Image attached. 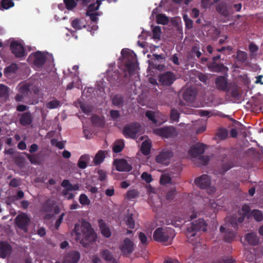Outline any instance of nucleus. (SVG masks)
Listing matches in <instances>:
<instances>
[{
  "instance_id": "f257e3e1",
  "label": "nucleus",
  "mask_w": 263,
  "mask_h": 263,
  "mask_svg": "<svg viewBox=\"0 0 263 263\" xmlns=\"http://www.w3.org/2000/svg\"><path fill=\"white\" fill-rule=\"evenodd\" d=\"M73 232L76 235L77 240L83 246L86 247L89 243L96 241L97 236L91 224L86 220H83L80 223H76Z\"/></svg>"
},
{
  "instance_id": "f03ea898",
  "label": "nucleus",
  "mask_w": 263,
  "mask_h": 263,
  "mask_svg": "<svg viewBox=\"0 0 263 263\" xmlns=\"http://www.w3.org/2000/svg\"><path fill=\"white\" fill-rule=\"evenodd\" d=\"M175 236V231L171 228H158L153 234V238L155 241L159 242H166L165 245H170L172 239Z\"/></svg>"
},
{
  "instance_id": "7ed1b4c3",
  "label": "nucleus",
  "mask_w": 263,
  "mask_h": 263,
  "mask_svg": "<svg viewBox=\"0 0 263 263\" xmlns=\"http://www.w3.org/2000/svg\"><path fill=\"white\" fill-rule=\"evenodd\" d=\"M121 55L125 62V69L129 75L133 74L135 69V58L134 52L128 49H123L121 51Z\"/></svg>"
},
{
  "instance_id": "20e7f679",
  "label": "nucleus",
  "mask_w": 263,
  "mask_h": 263,
  "mask_svg": "<svg viewBox=\"0 0 263 263\" xmlns=\"http://www.w3.org/2000/svg\"><path fill=\"white\" fill-rule=\"evenodd\" d=\"M221 165L219 173L224 174L226 172L233 168L235 165V160L234 156L230 154H221L220 156Z\"/></svg>"
},
{
  "instance_id": "39448f33",
  "label": "nucleus",
  "mask_w": 263,
  "mask_h": 263,
  "mask_svg": "<svg viewBox=\"0 0 263 263\" xmlns=\"http://www.w3.org/2000/svg\"><path fill=\"white\" fill-rule=\"evenodd\" d=\"M140 130V124L138 122H133L124 127L123 134L126 138L136 139Z\"/></svg>"
},
{
  "instance_id": "423d86ee",
  "label": "nucleus",
  "mask_w": 263,
  "mask_h": 263,
  "mask_svg": "<svg viewBox=\"0 0 263 263\" xmlns=\"http://www.w3.org/2000/svg\"><path fill=\"white\" fill-rule=\"evenodd\" d=\"M154 133L165 138H173L177 135L175 127L172 126L157 128L154 130Z\"/></svg>"
},
{
  "instance_id": "0eeeda50",
  "label": "nucleus",
  "mask_w": 263,
  "mask_h": 263,
  "mask_svg": "<svg viewBox=\"0 0 263 263\" xmlns=\"http://www.w3.org/2000/svg\"><path fill=\"white\" fill-rule=\"evenodd\" d=\"M176 80L175 74L172 71H166L160 74L159 82L163 86H169Z\"/></svg>"
},
{
  "instance_id": "6e6552de",
  "label": "nucleus",
  "mask_w": 263,
  "mask_h": 263,
  "mask_svg": "<svg viewBox=\"0 0 263 263\" xmlns=\"http://www.w3.org/2000/svg\"><path fill=\"white\" fill-rule=\"evenodd\" d=\"M17 226L25 232H27V226L29 223L30 219L26 214L18 215L15 218Z\"/></svg>"
},
{
  "instance_id": "1a4fd4ad",
  "label": "nucleus",
  "mask_w": 263,
  "mask_h": 263,
  "mask_svg": "<svg viewBox=\"0 0 263 263\" xmlns=\"http://www.w3.org/2000/svg\"><path fill=\"white\" fill-rule=\"evenodd\" d=\"M120 249L123 255L131 254L134 250V243L130 239L126 238L120 246Z\"/></svg>"
},
{
  "instance_id": "9d476101",
  "label": "nucleus",
  "mask_w": 263,
  "mask_h": 263,
  "mask_svg": "<svg viewBox=\"0 0 263 263\" xmlns=\"http://www.w3.org/2000/svg\"><path fill=\"white\" fill-rule=\"evenodd\" d=\"M10 49L12 53L17 58L25 56V49L23 46L17 41H14L11 43Z\"/></svg>"
},
{
  "instance_id": "9b49d317",
  "label": "nucleus",
  "mask_w": 263,
  "mask_h": 263,
  "mask_svg": "<svg viewBox=\"0 0 263 263\" xmlns=\"http://www.w3.org/2000/svg\"><path fill=\"white\" fill-rule=\"evenodd\" d=\"M195 184L202 189H206L211 185V178L206 174H203L195 179Z\"/></svg>"
},
{
  "instance_id": "f8f14e48",
  "label": "nucleus",
  "mask_w": 263,
  "mask_h": 263,
  "mask_svg": "<svg viewBox=\"0 0 263 263\" xmlns=\"http://www.w3.org/2000/svg\"><path fill=\"white\" fill-rule=\"evenodd\" d=\"M172 156L173 153L171 151L163 149L156 156V161L160 164H167Z\"/></svg>"
},
{
  "instance_id": "ddd939ff",
  "label": "nucleus",
  "mask_w": 263,
  "mask_h": 263,
  "mask_svg": "<svg viewBox=\"0 0 263 263\" xmlns=\"http://www.w3.org/2000/svg\"><path fill=\"white\" fill-rule=\"evenodd\" d=\"M114 164L116 170L119 172H128L132 170V165L128 164L126 160L123 159L115 160Z\"/></svg>"
},
{
  "instance_id": "4468645a",
  "label": "nucleus",
  "mask_w": 263,
  "mask_h": 263,
  "mask_svg": "<svg viewBox=\"0 0 263 263\" xmlns=\"http://www.w3.org/2000/svg\"><path fill=\"white\" fill-rule=\"evenodd\" d=\"M215 83L217 89L223 91L229 90L228 80L226 77L222 76L217 77Z\"/></svg>"
},
{
  "instance_id": "2eb2a0df",
  "label": "nucleus",
  "mask_w": 263,
  "mask_h": 263,
  "mask_svg": "<svg viewBox=\"0 0 263 263\" xmlns=\"http://www.w3.org/2000/svg\"><path fill=\"white\" fill-rule=\"evenodd\" d=\"M80 258V254L76 251L67 253L64 256L63 263H77Z\"/></svg>"
},
{
  "instance_id": "dca6fc26",
  "label": "nucleus",
  "mask_w": 263,
  "mask_h": 263,
  "mask_svg": "<svg viewBox=\"0 0 263 263\" xmlns=\"http://www.w3.org/2000/svg\"><path fill=\"white\" fill-rule=\"evenodd\" d=\"M205 145L200 143L191 147L189 154L194 157H197L203 154L205 151Z\"/></svg>"
},
{
  "instance_id": "f3484780",
  "label": "nucleus",
  "mask_w": 263,
  "mask_h": 263,
  "mask_svg": "<svg viewBox=\"0 0 263 263\" xmlns=\"http://www.w3.org/2000/svg\"><path fill=\"white\" fill-rule=\"evenodd\" d=\"M12 251L11 245L7 241L0 242V257L5 258L9 255Z\"/></svg>"
},
{
  "instance_id": "a211bd4d",
  "label": "nucleus",
  "mask_w": 263,
  "mask_h": 263,
  "mask_svg": "<svg viewBox=\"0 0 263 263\" xmlns=\"http://www.w3.org/2000/svg\"><path fill=\"white\" fill-rule=\"evenodd\" d=\"M34 65L38 67H42L46 61V55L41 51H36L34 53Z\"/></svg>"
},
{
  "instance_id": "6ab92c4d",
  "label": "nucleus",
  "mask_w": 263,
  "mask_h": 263,
  "mask_svg": "<svg viewBox=\"0 0 263 263\" xmlns=\"http://www.w3.org/2000/svg\"><path fill=\"white\" fill-rule=\"evenodd\" d=\"M227 221H228L234 228H236L238 223H241L243 222L245 215H241L238 217L237 214H234L232 216L227 217Z\"/></svg>"
},
{
  "instance_id": "aec40b11",
  "label": "nucleus",
  "mask_w": 263,
  "mask_h": 263,
  "mask_svg": "<svg viewBox=\"0 0 263 263\" xmlns=\"http://www.w3.org/2000/svg\"><path fill=\"white\" fill-rule=\"evenodd\" d=\"M99 227L101 234L106 238H109L111 236V233L109 228L102 219L98 221Z\"/></svg>"
},
{
  "instance_id": "412c9836",
  "label": "nucleus",
  "mask_w": 263,
  "mask_h": 263,
  "mask_svg": "<svg viewBox=\"0 0 263 263\" xmlns=\"http://www.w3.org/2000/svg\"><path fill=\"white\" fill-rule=\"evenodd\" d=\"M33 121V117L31 114L28 111L21 115L20 118V123L23 126L28 125L31 124Z\"/></svg>"
},
{
  "instance_id": "4be33fe9",
  "label": "nucleus",
  "mask_w": 263,
  "mask_h": 263,
  "mask_svg": "<svg viewBox=\"0 0 263 263\" xmlns=\"http://www.w3.org/2000/svg\"><path fill=\"white\" fill-rule=\"evenodd\" d=\"M196 95V90L193 88H190L184 91L183 98L186 102H192L195 99Z\"/></svg>"
},
{
  "instance_id": "5701e85b",
  "label": "nucleus",
  "mask_w": 263,
  "mask_h": 263,
  "mask_svg": "<svg viewBox=\"0 0 263 263\" xmlns=\"http://www.w3.org/2000/svg\"><path fill=\"white\" fill-rule=\"evenodd\" d=\"M101 257L109 263H118L117 259L114 257L111 253L108 250H103L100 252Z\"/></svg>"
},
{
  "instance_id": "b1692460",
  "label": "nucleus",
  "mask_w": 263,
  "mask_h": 263,
  "mask_svg": "<svg viewBox=\"0 0 263 263\" xmlns=\"http://www.w3.org/2000/svg\"><path fill=\"white\" fill-rule=\"evenodd\" d=\"M107 79L112 85H116L121 83L120 74L118 71H114L108 74Z\"/></svg>"
},
{
  "instance_id": "393cba45",
  "label": "nucleus",
  "mask_w": 263,
  "mask_h": 263,
  "mask_svg": "<svg viewBox=\"0 0 263 263\" xmlns=\"http://www.w3.org/2000/svg\"><path fill=\"white\" fill-rule=\"evenodd\" d=\"M216 10L220 15L224 17H228L230 15V12L227 8L226 3L222 2L219 3L216 7Z\"/></svg>"
},
{
  "instance_id": "a878e982",
  "label": "nucleus",
  "mask_w": 263,
  "mask_h": 263,
  "mask_svg": "<svg viewBox=\"0 0 263 263\" xmlns=\"http://www.w3.org/2000/svg\"><path fill=\"white\" fill-rule=\"evenodd\" d=\"M245 239L248 243L252 246H256L258 243L259 239L255 233H250L246 234Z\"/></svg>"
},
{
  "instance_id": "bb28decb",
  "label": "nucleus",
  "mask_w": 263,
  "mask_h": 263,
  "mask_svg": "<svg viewBox=\"0 0 263 263\" xmlns=\"http://www.w3.org/2000/svg\"><path fill=\"white\" fill-rule=\"evenodd\" d=\"M18 69V66L15 63H12L9 66L6 67L4 71L6 77H10L12 74L15 73Z\"/></svg>"
},
{
  "instance_id": "cd10ccee",
  "label": "nucleus",
  "mask_w": 263,
  "mask_h": 263,
  "mask_svg": "<svg viewBox=\"0 0 263 263\" xmlns=\"http://www.w3.org/2000/svg\"><path fill=\"white\" fill-rule=\"evenodd\" d=\"M89 160V156L88 155L84 154L82 155L78 162V166L81 169H84L87 166V163Z\"/></svg>"
},
{
  "instance_id": "c85d7f7f",
  "label": "nucleus",
  "mask_w": 263,
  "mask_h": 263,
  "mask_svg": "<svg viewBox=\"0 0 263 263\" xmlns=\"http://www.w3.org/2000/svg\"><path fill=\"white\" fill-rule=\"evenodd\" d=\"M209 68L211 71L215 72H221L224 71L225 69L227 68L226 66L222 64H218L215 62L211 63Z\"/></svg>"
},
{
  "instance_id": "c756f323",
  "label": "nucleus",
  "mask_w": 263,
  "mask_h": 263,
  "mask_svg": "<svg viewBox=\"0 0 263 263\" xmlns=\"http://www.w3.org/2000/svg\"><path fill=\"white\" fill-rule=\"evenodd\" d=\"M53 201L48 199L42 204L41 210L44 212H50L53 210Z\"/></svg>"
},
{
  "instance_id": "7c9ffc66",
  "label": "nucleus",
  "mask_w": 263,
  "mask_h": 263,
  "mask_svg": "<svg viewBox=\"0 0 263 263\" xmlns=\"http://www.w3.org/2000/svg\"><path fill=\"white\" fill-rule=\"evenodd\" d=\"M193 223L196 226V230H198V231H202L204 232L206 230V225L203 219H198V220L193 221Z\"/></svg>"
},
{
  "instance_id": "2f4dec72",
  "label": "nucleus",
  "mask_w": 263,
  "mask_h": 263,
  "mask_svg": "<svg viewBox=\"0 0 263 263\" xmlns=\"http://www.w3.org/2000/svg\"><path fill=\"white\" fill-rule=\"evenodd\" d=\"M105 153L104 152L100 150L95 155L93 159V162L95 165H99L101 164L105 159Z\"/></svg>"
},
{
  "instance_id": "473e14b6",
  "label": "nucleus",
  "mask_w": 263,
  "mask_h": 263,
  "mask_svg": "<svg viewBox=\"0 0 263 263\" xmlns=\"http://www.w3.org/2000/svg\"><path fill=\"white\" fill-rule=\"evenodd\" d=\"M14 5L12 0H2L0 2V10H7L13 7Z\"/></svg>"
},
{
  "instance_id": "72a5a7b5",
  "label": "nucleus",
  "mask_w": 263,
  "mask_h": 263,
  "mask_svg": "<svg viewBox=\"0 0 263 263\" xmlns=\"http://www.w3.org/2000/svg\"><path fill=\"white\" fill-rule=\"evenodd\" d=\"M9 96V88L4 85L0 84V98L7 99Z\"/></svg>"
},
{
  "instance_id": "f704fd0d",
  "label": "nucleus",
  "mask_w": 263,
  "mask_h": 263,
  "mask_svg": "<svg viewBox=\"0 0 263 263\" xmlns=\"http://www.w3.org/2000/svg\"><path fill=\"white\" fill-rule=\"evenodd\" d=\"M250 215L256 221L260 222L263 220V214L262 212L259 210H253L251 212Z\"/></svg>"
},
{
  "instance_id": "c9c22d12",
  "label": "nucleus",
  "mask_w": 263,
  "mask_h": 263,
  "mask_svg": "<svg viewBox=\"0 0 263 263\" xmlns=\"http://www.w3.org/2000/svg\"><path fill=\"white\" fill-rule=\"evenodd\" d=\"M198 231V230H196V226L193 222H192L187 228L186 234L187 237L189 238L194 237L196 235V233Z\"/></svg>"
},
{
  "instance_id": "e433bc0d",
  "label": "nucleus",
  "mask_w": 263,
  "mask_h": 263,
  "mask_svg": "<svg viewBox=\"0 0 263 263\" xmlns=\"http://www.w3.org/2000/svg\"><path fill=\"white\" fill-rule=\"evenodd\" d=\"M124 147V142L123 140H119L116 142L113 147V152L115 153L121 152Z\"/></svg>"
},
{
  "instance_id": "4c0bfd02",
  "label": "nucleus",
  "mask_w": 263,
  "mask_h": 263,
  "mask_svg": "<svg viewBox=\"0 0 263 263\" xmlns=\"http://www.w3.org/2000/svg\"><path fill=\"white\" fill-rule=\"evenodd\" d=\"M112 102L115 106H122L124 103V98L122 95L117 94L112 98Z\"/></svg>"
},
{
  "instance_id": "58836bf2",
  "label": "nucleus",
  "mask_w": 263,
  "mask_h": 263,
  "mask_svg": "<svg viewBox=\"0 0 263 263\" xmlns=\"http://www.w3.org/2000/svg\"><path fill=\"white\" fill-rule=\"evenodd\" d=\"M156 22L159 24L166 25L169 22L168 17L164 14H159L156 16Z\"/></svg>"
},
{
  "instance_id": "ea45409f",
  "label": "nucleus",
  "mask_w": 263,
  "mask_h": 263,
  "mask_svg": "<svg viewBox=\"0 0 263 263\" xmlns=\"http://www.w3.org/2000/svg\"><path fill=\"white\" fill-rule=\"evenodd\" d=\"M77 0H64L66 8L68 10H72L77 6Z\"/></svg>"
},
{
  "instance_id": "a19ab883",
  "label": "nucleus",
  "mask_w": 263,
  "mask_h": 263,
  "mask_svg": "<svg viewBox=\"0 0 263 263\" xmlns=\"http://www.w3.org/2000/svg\"><path fill=\"white\" fill-rule=\"evenodd\" d=\"M60 101L57 99L52 100L46 104V107L48 109H54L61 106Z\"/></svg>"
},
{
  "instance_id": "79ce46f5",
  "label": "nucleus",
  "mask_w": 263,
  "mask_h": 263,
  "mask_svg": "<svg viewBox=\"0 0 263 263\" xmlns=\"http://www.w3.org/2000/svg\"><path fill=\"white\" fill-rule=\"evenodd\" d=\"M248 58L247 53L245 51L238 50L237 52V59L241 63L246 62Z\"/></svg>"
},
{
  "instance_id": "37998d69",
  "label": "nucleus",
  "mask_w": 263,
  "mask_h": 263,
  "mask_svg": "<svg viewBox=\"0 0 263 263\" xmlns=\"http://www.w3.org/2000/svg\"><path fill=\"white\" fill-rule=\"evenodd\" d=\"M125 221L126 225L129 228L134 229L135 228V223L132 214L128 215L125 218Z\"/></svg>"
},
{
  "instance_id": "c03bdc74",
  "label": "nucleus",
  "mask_w": 263,
  "mask_h": 263,
  "mask_svg": "<svg viewBox=\"0 0 263 263\" xmlns=\"http://www.w3.org/2000/svg\"><path fill=\"white\" fill-rule=\"evenodd\" d=\"M79 202L82 205H89L90 204V200L85 194L80 195Z\"/></svg>"
},
{
  "instance_id": "a18cd8bd",
  "label": "nucleus",
  "mask_w": 263,
  "mask_h": 263,
  "mask_svg": "<svg viewBox=\"0 0 263 263\" xmlns=\"http://www.w3.org/2000/svg\"><path fill=\"white\" fill-rule=\"evenodd\" d=\"M26 156L31 164H39L40 163V161L36 155H30L26 153Z\"/></svg>"
},
{
  "instance_id": "49530a36",
  "label": "nucleus",
  "mask_w": 263,
  "mask_h": 263,
  "mask_svg": "<svg viewBox=\"0 0 263 263\" xmlns=\"http://www.w3.org/2000/svg\"><path fill=\"white\" fill-rule=\"evenodd\" d=\"M235 237V234L233 232L227 231L224 236V240L227 242H231L232 241Z\"/></svg>"
},
{
  "instance_id": "de8ad7c7",
  "label": "nucleus",
  "mask_w": 263,
  "mask_h": 263,
  "mask_svg": "<svg viewBox=\"0 0 263 263\" xmlns=\"http://www.w3.org/2000/svg\"><path fill=\"white\" fill-rule=\"evenodd\" d=\"M72 27L76 30H80L82 28V23L79 18H74L71 22Z\"/></svg>"
},
{
  "instance_id": "09e8293b",
  "label": "nucleus",
  "mask_w": 263,
  "mask_h": 263,
  "mask_svg": "<svg viewBox=\"0 0 263 263\" xmlns=\"http://www.w3.org/2000/svg\"><path fill=\"white\" fill-rule=\"evenodd\" d=\"M150 149L151 146L148 143H146L145 142H143L141 147V151L142 153L145 155L147 156L150 153Z\"/></svg>"
},
{
  "instance_id": "8fccbe9b",
  "label": "nucleus",
  "mask_w": 263,
  "mask_h": 263,
  "mask_svg": "<svg viewBox=\"0 0 263 263\" xmlns=\"http://www.w3.org/2000/svg\"><path fill=\"white\" fill-rule=\"evenodd\" d=\"M139 193L135 189L129 190L126 194V198L128 199H134L138 196Z\"/></svg>"
},
{
  "instance_id": "3c124183",
  "label": "nucleus",
  "mask_w": 263,
  "mask_h": 263,
  "mask_svg": "<svg viewBox=\"0 0 263 263\" xmlns=\"http://www.w3.org/2000/svg\"><path fill=\"white\" fill-rule=\"evenodd\" d=\"M180 114L177 109H173L171 110L170 118L171 119L175 122H178Z\"/></svg>"
},
{
  "instance_id": "603ef678",
  "label": "nucleus",
  "mask_w": 263,
  "mask_h": 263,
  "mask_svg": "<svg viewBox=\"0 0 263 263\" xmlns=\"http://www.w3.org/2000/svg\"><path fill=\"white\" fill-rule=\"evenodd\" d=\"M86 16H88L90 18V20L91 22L94 23H97L99 20L98 16L99 15V13L98 12H86Z\"/></svg>"
},
{
  "instance_id": "864d4df0",
  "label": "nucleus",
  "mask_w": 263,
  "mask_h": 263,
  "mask_svg": "<svg viewBox=\"0 0 263 263\" xmlns=\"http://www.w3.org/2000/svg\"><path fill=\"white\" fill-rule=\"evenodd\" d=\"M153 37L156 39H159L161 36V31L159 26H156L153 29Z\"/></svg>"
},
{
  "instance_id": "5fc2aeb1",
  "label": "nucleus",
  "mask_w": 263,
  "mask_h": 263,
  "mask_svg": "<svg viewBox=\"0 0 263 263\" xmlns=\"http://www.w3.org/2000/svg\"><path fill=\"white\" fill-rule=\"evenodd\" d=\"M30 90L29 86L26 84L21 86L19 88V92L27 96Z\"/></svg>"
},
{
  "instance_id": "6e6d98bb",
  "label": "nucleus",
  "mask_w": 263,
  "mask_h": 263,
  "mask_svg": "<svg viewBox=\"0 0 263 263\" xmlns=\"http://www.w3.org/2000/svg\"><path fill=\"white\" fill-rule=\"evenodd\" d=\"M183 18L185 22V27L188 29H191L193 27V21L189 18L187 15H184Z\"/></svg>"
},
{
  "instance_id": "4d7b16f0",
  "label": "nucleus",
  "mask_w": 263,
  "mask_h": 263,
  "mask_svg": "<svg viewBox=\"0 0 263 263\" xmlns=\"http://www.w3.org/2000/svg\"><path fill=\"white\" fill-rule=\"evenodd\" d=\"M61 186L67 191H72V184L70 183L68 180L64 179L61 183Z\"/></svg>"
},
{
  "instance_id": "13d9d810",
  "label": "nucleus",
  "mask_w": 263,
  "mask_h": 263,
  "mask_svg": "<svg viewBox=\"0 0 263 263\" xmlns=\"http://www.w3.org/2000/svg\"><path fill=\"white\" fill-rule=\"evenodd\" d=\"M216 135L219 139L223 140L228 137V133L226 129H221L219 130L217 133Z\"/></svg>"
},
{
  "instance_id": "bf43d9fd",
  "label": "nucleus",
  "mask_w": 263,
  "mask_h": 263,
  "mask_svg": "<svg viewBox=\"0 0 263 263\" xmlns=\"http://www.w3.org/2000/svg\"><path fill=\"white\" fill-rule=\"evenodd\" d=\"M171 181V178L170 176L166 175H162L161 176L160 183L162 185H165L170 183Z\"/></svg>"
},
{
  "instance_id": "052dcab7",
  "label": "nucleus",
  "mask_w": 263,
  "mask_h": 263,
  "mask_svg": "<svg viewBox=\"0 0 263 263\" xmlns=\"http://www.w3.org/2000/svg\"><path fill=\"white\" fill-rule=\"evenodd\" d=\"M241 211L243 212V214H241L240 211H238L237 214L238 215H245L246 216L247 214H248L250 212V208L249 205L245 204L241 208Z\"/></svg>"
},
{
  "instance_id": "680f3d73",
  "label": "nucleus",
  "mask_w": 263,
  "mask_h": 263,
  "mask_svg": "<svg viewBox=\"0 0 263 263\" xmlns=\"http://www.w3.org/2000/svg\"><path fill=\"white\" fill-rule=\"evenodd\" d=\"M146 117L154 123H157V120L155 119V114L153 111L148 110L145 113Z\"/></svg>"
},
{
  "instance_id": "e2e57ef3",
  "label": "nucleus",
  "mask_w": 263,
  "mask_h": 263,
  "mask_svg": "<svg viewBox=\"0 0 263 263\" xmlns=\"http://www.w3.org/2000/svg\"><path fill=\"white\" fill-rule=\"evenodd\" d=\"M21 184V179L19 178H13L9 182V185L13 187H16Z\"/></svg>"
},
{
  "instance_id": "0e129e2a",
  "label": "nucleus",
  "mask_w": 263,
  "mask_h": 263,
  "mask_svg": "<svg viewBox=\"0 0 263 263\" xmlns=\"http://www.w3.org/2000/svg\"><path fill=\"white\" fill-rule=\"evenodd\" d=\"M141 178L147 183H150L153 180L151 175L145 172L142 174Z\"/></svg>"
},
{
  "instance_id": "69168bd1",
  "label": "nucleus",
  "mask_w": 263,
  "mask_h": 263,
  "mask_svg": "<svg viewBox=\"0 0 263 263\" xmlns=\"http://www.w3.org/2000/svg\"><path fill=\"white\" fill-rule=\"evenodd\" d=\"M139 238L142 245H147V238L144 233L140 232L139 233Z\"/></svg>"
},
{
  "instance_id": "338daca9",
  "label": "nucleus",
  "mask_w": 263,
  "mask_h": 263,
  "mask_svg": "<svg viewBox=\"0 0 263 263\" xmlns=\"http://www.w3.org/2000/svg\"><path fill=\"white\" fill-rule=\"evenodd\" d=\"M98 179L101 181H103L106 179V172L102 170H99L98 171Z\"/></svg>"
},
{
  "instance_id": "774afa93",
  "label": "nucleus",
  "mask_w": 263,
  "mask_h": 263,
  "mask_svg": "<svg viewBox=\"0 0 263 263\" xmlns=\"http://www.w3.org/2000/svg\"><path fill=\"white\" fill-rule=\"evenodd\" d=\"M79 104H80V107L83 112L86 114L87 115H88L90 112L91 110H90L89 107L86 106L82 102H80Z\"/></svg>"
}]
</instances>
